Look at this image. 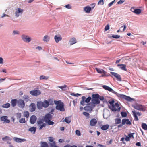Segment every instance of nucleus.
Returning a JSON list of instances; mask_svg holds the SVG:
<instances>
[{
    "mask_svg": "<svg viewBox=\"0 0 147 147\" xmlns=\"http://www.w3.org/2000/svg\"><path fill=\"white\" fill-rule=\"evenodd\" d=\"M52 118L51 115L50 114L48 113L45 115L44 119H40L38 121L37 123L39 130H41L43 127L46 126V124L45 123H43L44 121L46 122L49 120H51Z\"/></svg>",
    "mask_w": 147,
    "mask_h": 147,
    "instance_id": "f257e3e1",
    "label": "nucleus"
},
{
    "mask_svg": "<svg viewBox=\"0 0 147 147\" xmlns=\"http://www.w3.org/2000/svg\"><path fill=\"white\" fill-rule=\"evenodd\" d=\"M103 88L105 90L109 91L115 94L119 98L121 99H125L127 101H129V96H126L121 94H119L116 92L112 88L106 86L104 85L102 86Z\"/></svg>",
    "mask_w": 147,
    "mask_h": 147,
    "instance_id": "f03ea898",
    "label": "nucleus"
},
{
    "mask_svg": "<svg viewBox=\"0 0 147 147\" xmlns=\"http://www.w3.org/2000/svg\"><path fill=\"white\" fill-rule=\"evenodd\" d=\"M131 106L134 109L139 111L145 112L146 111V107L145 105L135 102L131 105Z\"/></svg>",
    "mask_w": 147,
    "mask_h": 147,
    "instance_id": "7ed1b4c3",
    "label": "nucleus"
},
{
    "mask_svg": "<svg viewBox=\"0 0 147 147\" xmlns=\"http://www.w3.org/2000/svg\"><path fill=\"white\" fill-rule=\"evenodd\" d=\"M132 114L133 116L134 121H137L139 120L138 116H140L142 115V113L140 112L137 111L133 109L132 111Z\"/></svg>",
    "mask_w": 147,
    "mask_h": 147,
    "instance_id": "20e7f679",
    "label": "nucleus"
},
{
    "mask_svg": "<svg viewBox=\"0 0 147 147\" xmlns=\"http://www.w3.org/2000/svg\"><path fill=\"white\" fill-rule=\"evenodd\" d=\"M109 108L112 111H120L121 107H119V105L118 103H116L115 105L109 106Z\"/></svg>",
    "mask_w": 147,
    "mask_h": 147,
    "instance_id": "39448f33",
    "label": "nucleus"
},
{
    "mask_svg": "<svg viewBox=\"0 0 147 147\" xmlns=\"http://www.w3.org/2000/svg\"><path fill=\"white\" fill-rule=\"evenodd\" d=\"M99 95L98 94H93L92 97L93 98L92 100V102L96 104H98L100 103V101L98 99Z\"/></svg>",
    "mask_w": 147,
    "mask_h": 147,
    "instance_id": "423d86ee",
    "label": "nucleus"
},
{
    "mask_svg": "<svg viewBox=\"0 0 147 147\" xmlns=\"http://www.w3.org/2000/svg\"><path fill=\"white\" fill-rule=\"evenodd\" d=\"M91 99V98L89 96L86 98L85 96H83L82 97V100L80 102V104L83 106L85 105V102L88 103L89 102Z\"/></svg>",
    "mask_w": 147,
    "mask_h": 147,
    "instance_id": "0eeeda50",
    "label": "nucleus"
},
{
    "mask_svg": "<svg viewBox=\"0 0 147 147\" xmlns=\"http://www.w3.org/2000/svg\"><path fill=\"white\" fill-rule=\"evenodd\" d=\"M130 10L135 14L137 15H139L141 13L142 11L143 10V9H138V8L135 7H132L131 8Z\"/></svg>",
    "mask_w": 147,
    "mask_h": 147,
    "instance_id": "6e6552de",
    "label": "nucleus"
},
{
    "mask_svg": "<svg viewBox=\"0 0 147 147\" xmlns=\"http://www.w3.org/2000/svg\"><path fill=\"white\" fill-rule=\"evenodd\" d=\"M57 105L56 107V109L61 111H65V108L64 107L63 103H59L58 101H57Z\"/></svg>",
    "mask_w": 147,
    "mask_h": 147,
    "instance_id": "1a4fd4ad",
    "label": "nucleus"
},
{
    "mask_svg": "<svg viewBox=\"0 0 147 147\" xmlns=\"http://www.w3.org/2000/svg\"><path fill=\"white\" fill-rule=\"evenodd\" d=\"M30 93L32 96H37L40 95L41 92L40 90H38L31 91L30 92Z\"/></svg>",
    "mask_w": 147,
    "mask_h": 147,
    "instance_id": "9d476101",
    "label": "nucleus"
},
{
    "mask_svg": "<svg viewBox=\"0 0 147 147\" xmlns=\"http://www.w3.org/2000/svg\"><path fill=\"white\" fill-rule=\"evenodd\" d=\"M22 38L24 42L27 43L31 41V40L30 37L25 35H22Z\"/></svg>",
    "mask_w": 147,
    "mask_h": 147,
    "instance_id": "9b49d317",
    "label": "nucleus"
},
{
    "mask_svg": "<svg viewBox=\"0 0 147 147\" xmlns=\"http://www.w3.org/2000/svg\"><path fill=\"white\" fill-rule=\"evenodd\" d=\"M23 10L20 8H18L16 9L15 12V16L16 17H18L20 14H22L23 13Z\"/></svg>",
    "mask_w": 147,
    "mask_h": 147,
    "instance_id": "f8f14e48",
    "label": "nucleus"
},
{
    "mask_svg": "<svg viewBox=\"0 0 147 147\" xmlns=\"http://www.w3.org/2000/svg\"><path fill=\"white\" fill-rule=\"evenodd\" d=\"M110 73L114 77L116 78L117 80L119 81L121 80V78L120 75L116 73L112 72H111Z\"/></svg>",
    "mask_w": 147,
    "mask_h": 147,
    "instance_id": "ddd939ff",
    "label": "nucleus"
},
{
    "mask_svg": "<svg viewBox=\"0 0 147 147\" xmlns=\"http://www.w3.org/2000/svg\"><path fill=\"white\" fill-rule=\"evenodd\" d=\"M17 104L19 107L21 108L24 107L25 105L24 101L22 99H19L18 100Z\"/></svg>",
    "mask_w": 147,
    "mask_h": 147,
    "instance_id": "4468645a",
    "label": "nucleus"
},
{
    "mask_svg": "<svg viewBox=\"0 0 147 147\" xmlns=\"http://www.w3.org/2000/svg\"><path fill=\"white\" fill-rule=\"evenodd\" d=\"M36 117L35 115H32L30 117V121L32 124H34L36 120Z\"/></svg>",
    "mask_w": 147,
    "mask_h": 147,
    "instance_id": "2eb2a0df",
    "label": "nucleus"
},
{
    "mask_svg": "<svg viewBox=\"0 0 147 147\" xmlns=\"http://www.w3.org/2000/svg\"><path fill=\"white\" fill-rule=\"evenodd\" d=\"M7 117L6 116H4L1 117V121H4V123H9L10 122L9 120L7 119Z\"/></svg>",
    "mask_w": 147,
    "mask_h": 147,
    "instance_id": "dca6fc26",
    "label": "nucleus"
},
{
    "mask_svg": "<svg viewBox=\"0 0 147 147\" xmlns=\"http://www.w3.org/2000/svg\"><path fill=\"white\" fill-rule=\"evenodd\" d=\"M30 111L32 112L35 111L36 108V106L34 103H32L29 106Z\"/></svg>",
    "mask_w": 147,
    "mask_h": 147,
    "instance_id": "f3484780",
    "label": "nucleus"
},
{
    "mask_svg": "<svg viewBox=\"0 0 147 147\" xmlns=\"http://www.w3.org/2000/svg\"><path fill=\"white\" fill-rule=\"evenodd\" d=\"M97 123V121L95 118H93L91 119L90 121V125L91 126H95Z\"/></svg>",
    "mask_w": 147,
    "mask_h": 147,
    "instance_id": "a211bd4d",
    "label": "nucleus"
},
{
    "mask_svg": "<svg viewBox=\"0 0 147 147\" xmlns=\"http://www.w3.org/2000/svg\"><path fill=\"white\" fill-rule=\"evenodd\" d=\"M13 140L17 142H22L26 140L25 139H21L16 137H14Z\"/></svg>",
    "mask_w": 147,
    "mask_h": 147,
    "instance_id": "6ab92c4d",
    "label": "nucleus"
},
{
    "mask_svg": "<svg viewBox=\"0 0 147 147\" xmlns=\"http://www.w3.org/2000/svg\"><path fill=\"white\" fill-rule=\"evenodd\" d=\"M117 66L121 69L126 71V65L125 64H117Z\"/></svg>",
    "mask_w": 147,
    "mask_h": 147,
    "instance_id": "aec40b11",
    "label": "nucleus"
},
{
    "mask_svg": "<svg viewBox=\"0 0 147 147\" xmlns=\"http://www.w3.org/2000/svg\"><path fill=\"white\" fill-rule=\"evenodd\" d=\"M54 39L55 42L57 43L61 40L62 38L60 36L56 35L55 36Z\"/></svg>",
    "mask_w": 147,
    "mask_h": 147,
    "instance_id": "412c9836",
    "label": "nucleus"
},
{
    "mask_svg": "<svg viewBox=\"0 0 147 147\" xmlns=\"http://www.w3.org/2000/svg\"><path fill=\"white\" fill-rule=\"evenodd\" d=\"M95 69L98 73L103 74H105L106 73V71L102 69H101L96 68H95Z\"/></svg>",
    "mask_w": 147,
    "mask_h": 147,
    "instance_id": "4be33fe9",
    "label": "nucleus"
},
{
    "mask_svg": "<svg viewBox=\"0 0 147 147\" xmlns=\"http://www.w3.org/2000/svg\"><path fill=\"white\" fill-rule=\"evenodd\" d=\"M84 109L85 110L90 111H92L93 110L89 104H88L86 106L84 107Z\"/></svg>",
    "mask_w": 147,
    "mask_h": 147,
    "instance_id": "5701e85b",
    "label": "nucleus"
},
{
    "mask_svg": "<svg viewBox=\"0 0 147 147\" xmlns=\"http://www.w3.org/2000/svg\"><path fill=\"white\" fill-rule=\"evenodd\" d=\"M17 100L16 99H12L11 101V103L12 107L15 106L17 104Z\"/></svg>",
    "mask_w": 147,
    "mask_h": 147,
    "instance_id": "b1692460",
    "label": "nucleus"
},
{
    "mask_svg": "<svg viewBox=\"0 0 147 147\" xmlns=\"http://www.w3.org/2000/svg\"><path fill=\"white\" fill-rule=\"evenodd\" d=\"M50 39V37L49 36L45 35L43 37V40L44 42H48Z\"/></svg>",
    "mask_w": 147,
    "mask_h": 147,
    "instance_id": "393cba45",
    "label": "nucleus"
},
{
    "mask_svg": "<svg viewBox=\"0 0 147 147\" xmlns=\"http://www.w3.org/2000/svg\"><path fill=\"white\" fill-rule=\"evenodd\" d=\"M91 10V7H90L87 6L84 8V10L86 13H90Z\"/></svg>",
    "mask_w": 147,
    "mask_h": 147,
    "instance_id": "a878e982",
    "label": "nucleus"
},
{
    "mask_svg": "<svg viewBox=\"0 0 147 147\" xmlns=\"http://www.w3.org/2000/svg\"><path fill=\"white\" fill-rule=\"evenodd\" d=\"M37 107L38 109H42V107H43L42 102L40 101L38 102Z\"/></svg>",
    "mask_w": 147,
    "mask_h": 147,
    "instance_id": "bb28decb",
    "label": "nucleus"
},
{
    "mask_svg": "<svg viewBox=\"0 0 147 147\" xmlns=\"http://www.w3.org/2000/svg\"><path fill=\"white\" fill-rule=\"evenodd\" d=\"M40 147H49L48 144L46 142H41Z\"/></svg>",
    "mask_w": 147,
    "mask_h": 147,
    "instance_id": "cd10ccee",
    "label": "nucleus"
},
{
    "mask_svg": "<svg viewBox=\"0 0 147 147\" xmlns=\"http://www.w3.org/2000/svg\"><path fill=\"white\" fill-rule=\"evenodd\" d=\"M42 103L43 107L45 108L47 107L49 105V102L47 100H45L43 102H42Z\"/></svg>",
    "mask_w": 147,
    "mask_h": 147,
    "instance_id": "c85d7f7f",
    "label": "nucleus"
},
{
    "mask_svg": "<svg viewBox=\"0 0 147 147\" xmlns=\"http://www.w3.org/2000/svg\"><path fill=\"white\" fill-rule=\"evenodd\" d=\"M76 42L75 38H71L69 41V42L71 45L74 44Z\"/></svg>",
    "mask_w": 147,
    "mask_h": 147,
    "instance_id": "c756f323",
    "label": "nucleus"
},
{
    "mask_svg": "<svg viewBox=\"0 0 147 147\" xmlns=\"http://www.w3.org/2000/svg\"><path fill=\"white\" fill-rule=\"evenodd\" d=\"M136 59H134L132 57H131V56H129V63L130 64H131V65H133V63H134V61H136Z\"/></svg>",
    "mask_w": 147,
    "mask_h": 147,
    "instance_id": "7c9ffc66",
    "label": "nucleus"
},
{
    "mask_svg": "<svg viewBox=\"0 0 147 147\" xmlns=\"http://www.w3.org/2000/svg\"><path fill=\"white\" fill-rule=\"evenodd\" d=\"M49 147H59L56 145L55 142L49 143Z\"/></svg>",
    "mask_w": 147,
    "mask_h": 147,
    "instance_id": "2f4dec72",
    "label": "nucleus"
},
{
    "mask_svg": "<svg viewBox=\"0 0 147 147\" xmlns=\"http://www.w3.org/2000/svg\"><path fill=\"white\" fill-rule=\"evenodd\" d=\"M141 127L144 130H147V124L144 123H142L141 124Z\"/></svg>",
    "mask_w": 147,
    "mask_h": 147,
    "instance_id": "473e14b6",
    "label": "nucleus"
},
{
    "mask_svg": "<svg viewBox=\"0 0 147 147\" xmlns=\"http://www.w3.org/2000/svg\"><path fill=\"white\" fill-rule=\"evenodd\" d=\"M109 125L108 124H106L102 126L101 127V129L102 130H106L107 129L109 128Z\"/></svg>",
    "mask_w": 147,
    "mask_h": 147,
    "instance_id": "72a5a7b5",
    "label": "nucleus"
},
{
    "mask_svg": "<svg viewBox=\"0 0 147 147\" xmlns=\"http://www.w3.org/2000/svg\"><path fill=\"white\" fill-rule=\"evenodd\" d=\"M36 127H32L30 128L28 131L33 134H34L36 131Z\"/></svg>",
    "mask_w": 147,
    "mask_h": 147,
    "instance_id": "f704fd0d",
    "label": "nucleus"
},
{
    "mask_svg": "<svg viewBox=\"0 0 147 147\" xmlns=\"http://www.w3.org/2000/svg\"><path fill=\"white\" fill-rule=\"evenodd\" d=\"M129 124V119H123L122 121V124L125 125V124Z\"/></svg>",
    "mask_w": 147,
    "mask_h": 147,
    "instance_id": "c9c22d12",
    "label": "nucleus"
},
{
    "mask_svg": "<svg viewBox=\"0 0 147 147\" xmlns=\"http://www.w3.org/2000/svg\"><path fill=\"white\" fill-rule=\"evenodd\" d=\"M10 106V104L9 103H7L2 105V107L3 108H7Z\"/></svg>",
    "mask_w": 147,
    "mask_h": 147,
    "instance_id": "e433bc0d",
    "label": "nucleus"
},
{
    "mask_svg": "<svg viewBox=\"0 0 147 147\" xmlns=\"http://www.w3.org/2000/svg\"><path fill=\"white\" fill-rule=\"evenodd\" d=\"M135 131H133V132L131 133L129 131V141H130V139L132 138L134 139V135L135 134Z\"/></svg>",
    "mask_w": 147,
    "mask_h": 147,
    "instance_id": "4c0bfd02",
    "label": "nucleus"
},
{
    "mask_svg": "<svg viewBox=\"0 0 147 147\" xmlns=\"http://www.w3.org/2000/svg\"><path fill=\"white\" fill-rule=\"evenodd\" d=\"M49 78L48 76H46L43 75H41L40 77V79L47 80Z\"/></svg>",
    "mask_w": 147,
    "mask_h": 147,
    "instance_id": "58836bf2",
    "label": "nucleus"
},
{
    "mask_svg": "<svg viewBox=\"0 0 147 147\" xmlns=\"http://www.w3.org/2000/svg\"><path fill=\"white\" fill-rule=\"evenodd\" d=\"M64 121L68 123H69L71 122V121L70 118L69 117H65Z\"/></svg>",
    "mask_w": 147,
    "mask_h": 147,
    "instance_id": "ea45409f",
    "label": "nucleus"
},
{
    "mask_svg": "<svg viewBox=\"0 0 147 147\" xmlns=\"http://www.w3.org/2000/svg\"><path fill=\"white\" fill-rule=\"evenodd\" d=\"M24 116L26 117V118H28L29 115V113L28 112L26 111L24 113Z\"/></svg>",
    "mask_w": 147,
    "mask_h": 147,
    "instance_id": "a19ab883",
    "label": "nucleus"
},
{
    "mask_svg": "<svg viewBox=\"0 0 147 147\" xmlns=\"http://www.w3.org/2000/svg\"><path fill=\"white\" fill-rule=\"evenodd\" d=\"M115 123L116 124H119L121 123V120L120 118H116L115 119Z\"/></svg>",
    "mask_w": 147,
    "mask_h": 147,
    "instance_id": "79ce46f5",
    "label": "nucleus"
},
{
    "mask_svg": "<svg viewBox=\"0 0 147 147\" xmlns=\"http://www.w3.org/2000/svg\"><path fill=\"white\" fill-rule=\"evenodd\" d=\"M136 102V100L134 98H132L129 96V102Z\"/></svg>",
    "mask_w": 147,
    "mask_h": 147,
    "instance_id": "37998d69",
    "label": "nucleus"
},
{
    "mask_svg": "<svg viewBox=\"0 0 147 147\" xmlns=\"http://www.w3.org/2000/svg\"><path fill=\"white\" fill-rule=\"evenodd\" d=\"M67 87V86L66 85H64L63 86H58V87L61 89L62 90H65L64 89Z\"/></svg>",
    "mask_w": 147,
    "mask_h": 147,
    "instance_id": "c03bdc74",
    "label": "nucleus"
},
{
    "mask_svg": "<svg viewBox=\"0 0 147 147\" xmlns=\"http://www.w3.org/2000/svg\"><path fill=\"white\" fill-rule=\"evenodd\" d=\"M89 104L90 105L92 109L95 107V105L96 104L92 102L91 103H90Z\"/></svg>",
    "mask_w": 147,
    "mask_h": 147,
    "instance_id": "a18cd8bd",
    "label": "nucleus"
},
{
    "mask_svg": "<svg viewBox=\"0 0 147 147\" xmlns=\"http://www.w3.org/2000/svg\"><path fill=\"white\" fill-rule=\"evenodd\" d=\"M19 122L20 123H26V121L25 118H22L19 120Z\"/></svg>",
    "mask_w": 147,
    "mask_h": 147,
    "instance_id": "49530a36",
    "label": "nucleus"
},
{
    "mask_svg": "<svg viewBox=\"0 0 147 147\" xmlns=\"http://www.w3.org/2000/svg\"><path fill=\"white\" fill-rule=\"evenodd\" d=\"M121 113L123 117H126L127 116V114L125 112H121Z\"/></svg>",
    "mask_w": 147,
    "mask_h": 147,
    "instance_id": "de8ad7c7",
    "label": "nucleus"
},
{
    "mask_svg": "<svg viewBox=\"0 0 147 147\" xmlns=\"http://www.w3.org/2000/svg\"><path fill=\"white\" fill-rule=\"evenodd\" d=\"M46 122L49 125H53L54 123L53 122L51 121V120H49Z\"/></svg>",
    "mask_w": 147,
    "mask_h": 147,
    "instance_id": "09e8293b",
    "label": "nucleus"
},
{
    "mask_svg": "<svg viewBox=\"0 0 147 147\" xmlns=\"http://www.w3.org/2000/svg\"><path fill=\"white\" fill-rule=\"evenodd\" d=\"M24 99L25 101H28L29 100V97L27 95H25L24 96Z\"/></svg>",
    "mask_w": 147,
    "mask_h": 147,
    "instance_id": "8fccbe9b",
    "label": "nucleus"
},
{
    "mask_svg": "<svg viewBox=\"0 0 147 147\" xmlns=\"http://www.w3.org/2000/svg\"><path fill=\"white\" fill-rule=\"evenodd\" d=\"M104 4V2L103 0H100L98 3V5H103Z\"/></svg>",
    "mask_w": 147,
    "mask_h": 147,
    "instance_id": "3c124183",
    "label": "nucleus"
},
{
    "mask_svg": "<svg viewBox=\"0 0 147 147\" xmlns=\"http://www.w3.org/2000/svg\"><path fill=\"white\" fill-rule=\"evenodd\" d=\"M83 114L86 117H89L90 115L88 113L84 112H83Z\"/></svg>",
    "mask_w": 147,
    "mask_h": 147,
    "instance_id": "603ef678",
    "label": "nucleus"
},
{
    "mask_svg": "<svg viewBox=\"0 0 147 147\" xmlns=\"http://www.w3.org/2000/svg\"><path fill=\"white\" fill-rule=\"evenodd\" d=\"M129 38L133 40L135 38V37L134 35H132L129 32Z\"/></svg>",
    "mask_w": 147,
    "mask_h": 147,
    "instance_id": "864d4df0",
    "label": "nucleus"
},
{
    "mask_svg": "<svg viewBox=\"0 0 147 147\" xmlns=\"http://www.w3.org/2000/svg\"><path fill=\"white\" fill-rule=\"evenodd\" d=\"M48 140L50 142H54V138L53 137H49L48 138Z\"/></svg>",
    "mask_w": 147,
    "mask_h": 147,
    "instance_id": "5fc2aeb1",
    "label": "nucleus"
},
{
    "mask_svg": "<svg viewBox=\"0 0 147 147\" xmlns=\"http://www.w3.org/2000/svg\"><path fill=\"white\" fill-rule=\"evenodd\" d=\"M21 117V115L20 113H17L16 114V117L17 119H20Z\"/></svg>",
    "mask_w": 147,
    "mask_h": 147,
    "instance_id": "6e6d98bb",
    "label": "nucleus"
},
{
    "mask_svg": "<svg viewBox=\"0 0 147 147\" xmlns=\"http://www.w3.org/2000/svg\"><path fill=\"white\" fill-rule=\"evenodd\" d=\"M112 37L116 39H117L120 38V36L118 35H113L112 36Z\"/></svg>",
    "mask_w": 147,
    "mask_h": 147,
    "instance_id": "4d7b16f0",
    "label": "nucleus"
},
{
    "mask_svg": "<svg viewBox=\"0 0 147 147\" xmlns=\"http://www.w3.org/2000/svg\"><path fill=\"white\" fill-rule=\"evenodd\" d=\"M19 34V32L18 31L14 30L13 31V35H15L16 34Z\"/></svg>",
    "mask_w": 147,
    "mask_h": 147,
    "instance_id": "13d9d810",
    "label": "nucleus"
},
{
    "mask_svg": "<svg viewBox=\"0 0 147 147\" xmlns=\"http://www.w3.org/2000/svg\"><path fill=\"white\" fill-rule=\"evenodd\" d=\"M76 134L78 136H80L81 134L80 133V131L78 130H76L75 131Z\"/></svg>",
    "mask_w": 147,
    "mask_h": 147,
    "instance_id": "bf43d9fd",
    "label": "nucleus"
},
{
    "mask_svg": "<svg viewBox=\"0 0 147 147\" xmlns=\"http://www.w3.org/2000/svg\"><path fill=\"white\" fill-rule=\"evenodd\" d=\"M9 137L7 136H6L5 137L3 138H2V140L3 141L8 140L9 139Z\"/></svg>",
    "mask_w": 147,
    "mask_h": 147,
    "instance_id": "052dcab7",
    "label": "nucleus"
},
{
    "mask_svg": "<svg viewBox=\"0 0 147 147\" xmlns=\"http://www.w3.org/2000/svg\"><path fill=\"white\" fill-rule=\"evenodd\" d=\"M135 145L136 146H138L139 147H141V143L140 142H137L135 144Z\"/></svg>",
    "mask_w": 147,
    "mask_h": 147,
    "instance_id": "680f3d73",
    "label": "nucleus"
},
{
    "mask_svg": "<svg viewBox=\"0 0 147 147\" xmlns=\"http://www.w3.org/2000/svg\"><path fill=\"white\" fill-rule=\"evenodd\" d=\"M91 6V10L95 6L96 4L95 3H93L90 5Z\"/></svg>",
    "mask_w": 147,
    "mask_h": 147,
    "instance_id": "e2e57ef3",
    "label": "nucleus"
},
{
    "mask_svg": "<svg viewBox=\"0 0 147 147\" xmlns=\"http://www.w3.org/2000/svg\"><path fill=\"white\" fill-rule=\"evenodd\" d=\"M109 28V26L108 25H107L105 28V31H107Z\"/></svg>",
    "mask_w": 147,
    "mask_h": 147,
    "instance_id": "0e129e2a",
    "label": "nucleus"
},
{
    "mask_svg": "<svg viewBox=\"0 0 147 147\" xmlns=\"http://www.w3.org/2000/svg\"><path fill=\"white\" fill-rule=\"evenodd\" d=\"M115 0H114L113 1H112L111 2L109 3L108 4L109 6V7H110L111 6L113 5V3H114Z\"/></svg>",
    "mask_w": 147,
    "mask_h": 147,
    "instance_id": "69168bd1",
    "label": "nucleus"
},
{
    "mask_svg": "<svg viewBox=\"0 0 147 147\" xmlns=\"http://www.w3.org/2000/svg\"><path fill=\"white\" fill-rule=\"evenodd\" d=\"M123 28V30L122 31H121V32H123L124 31V30L126 28V26L125 25L121 27L120 28Z\"/></svg>",
    "mask_w": 147,
    "mask_h": 147,
    "instance_id": "338daca9",
    "label": "nucleus"
},
{
    "mask_svg": "<svg viewBox=\"0 0 147 147\" xmlns=\"http://www.w3.org/2000/svg\"><path fill=\"white\" fill-rule=\"evenodd\" d=\"M99 99L101 100L102 101L104 99V98L103 96H100L99 95V96L98 97V99Z\"/></svg>",
    "mask_w": 147,
    "mask_h": 147,
    "instance_id": "774afa93",
    "label": "nucleus"
}]
</instances>
